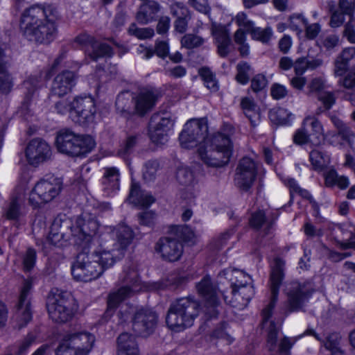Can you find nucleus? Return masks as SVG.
I'll use <instances>...</instances> for the list:
<instances>
[{"label":"nucleus","mask_w":355,"mask_h":355,"mask_svg":"<svg viewBox=\"0 0 355 355\" xmlns=\"http://www.w3.org/2000/svg\"><path fill=\"white\" fill-rule=\"evenodd\" d=\"M326 81L323 78L317 77L311 80L309 85V93L322 92V91L325 88Z\"/></svg>","instance_id":"nucleus-58"},{"label":"nucleus","mask_w":355,"mask_h":355,"mask_svg":"<svg viewBox=\"0 0 355 355\" xmlns=\"http://www.w3.org/2000/svg\"><path fill=\"white\" fill-rule=\"evenodd\" d=\"M218 284L229 282L232 288L231 296L223 295L227 304L238 309L247 306L254 294L250 277L242 270L226 268L218 275Z\"/></svg>","instance_id":"nucleus-5"},{"label":"nucleus","mask_w":355,"mask_h":355,"mask_svg":"<svg viewBox=\"0 0 355 355\" xmlns=\"http://www.w3.org/2000/svg\"><path fill=\"white\" fill-rule=\"evenodd\" d=\"M318 100L322 102L327 110L330 109L335 103V97L331 92H321L318 94Z\"/></svg>","instance_id":"nucleus-63"},{"label":"nucleus","mask_w":355,"mask_h":355,"mask_svg":"<svg viewBox=\"0 0 355 355\" xmlns=\"http://www.w3.org/2000/svg\"><path fill=\"white\" fill-rule=\"evenodd\" d=\"M187 279V276L183 272L171 274L166 279L162 282L150 284H143L137 277L135 271H132L125 278V281L130 285H125L116 291L111 292L107 300V308L105 313L106 318H110L115 309L137 292L140 291H159L168 287H178Z\"/></svg>","instance_id":"nucleus-4"},{"label":"nucleus","mask_w":355,"mask_h":355,"mask_svg":"<svg viewBox=\"0 0 355 355\" xmlns=\"http://www.w3.org/2000/svg\"><path fill=\"white\" fill-rule=\"evenodd\" d=\"M311 288L309 284H300L297 282L286 285L285 292L291 310L300 309L311 297Z\"/></svg>","instance_id":"nucleus-20"},{"label":"nucleus","mask_w":355,"mask_h":355,"mask_svg":"<svg viewBox=\"0 0 355 355\" xmlns=\"http://www.w3.org/2000/svg\"><path fill=\"white\" fill-rule=\"evenodd\" d=\"M348 67L349 62L338 55L334 61V75L336 76H342L346 73Z\"/></svg>","instance_id":"nucleus-57"},{"label":"nucleus","mask_w":355,"mask_h":355,"mask_svg":"<svg viewBox=\"0 0 355 355\" xmlns=\"http://www.w3.org/2000/svg\"><path fill=\"white\" fill-rule=\"evenodd\" d=\"M13 86L12 78L6 71L4 53L0 48V92L7 94Z\"/></svg>","instance_id":"nucleus-34"},{"label":"nucleus","mask_w":355,"mask_h":355,"mask_svg":"<svg viewBox=\"0 0 355 355\" xmlns=\"http://www.w3.org/2000/svg\"><path fill=\"white\" fill-rule=\"evenodd\" d=\"M158 166L159 164L157 161H151L146 164L143 171V176L146 181H151L154 180Z\"/></svg>","instance_id":"nucleus-48"},{"label":"nucleus","mask_w":355,"mask_h":355,"mask_svg":"<svg viewBox=\"0 0 355 355\" xmlns=\"http://www.w3.org/2000/svg\"><path fill=\"white\" fill-rule=\"evenodd\" d=\"M128 200L135 206L144 208L153 205L155 199L150 193L141 190L139 184L132 180Z\"/></svg>","instance_id":"nucleus-25"},{"label":"nucleus","mask_w":355,"mask_h":355,"mask_svg":"<svg viewBox=\"0 0 355 355\" xmlns=\"http://www.w3.org/2000/svg\"><path fill=\"white\" fill-rule=\"evenodd\" d=\"M44 83L42 75L36 74L30 77L24 82V87L30 92L31 89H35L40 87Z\"/></svg>","instance_id":"nucleus-54"},{"label":"nucleus","mask_w":355,"mask_h":355,"mask_svg":"<svg viewBox=\"0 0 355 355\" xmlns=\"http://www.w3.org/2000/svg\"><path fill=\"white\" fill-rule=\"evenodd\" d=\"M55 145L59 152L78 157L89 153L96 146V141L91 136L79 135L69 130H62L56 137Z\"/></svg>","instance_id":"nucleus-11"},{"label":"nucleus","mask_w":355,"mask_h":355,"mask_svg":"<svg viewBox=\"0 0 355 355\" xmlns=\"http://www.w3.org/2000/svg\"><path fill=\"white\" fill-rule=\"evenodd\" d=\"M211 33L216 40L218 54L222 57L226 56L229 52L228 48L230 44V38L227 31L223 26L212 23Z\"/></svg>","instance_id":"nucleus-29"},{"label":"nucleus","mask_w":355,"mask_h":355,"mask_svg":"<svg viewBox=\"0 0 355 355\" xmlns=\"http://www.w3.org/2000/svg\"><path fill=\"white\" fill-rule=\"evenodd\" d=\"M188 3L196 10L206 15L210 14L211 7L207 0H189Z\"/></svg>","instance_id":"nucleus-52"},{"label":"nucleus","mask_w":355,"mask_h":355,"mask_svg":"<svg viewBox=\"0 0 355 355\" xmlns=\"http://www.w3.org/2000/svg\"><path fill=\"white\" fill-rule=\"evenodd\" d=\"M55 110L62 115L69 114L73 122L80 125L92 122L96 112L94 99L90 95L77 96L72 101H60L55 104Z\"/></svg>","instance_id":"nucleus-9"},{"label":"nucleus","mask_w":355,"mask_h":355,"mask_svg":"<svg viewBox=\"0 0 355 355\" xmlns=\"http://www.w3.org/2000/svg\"><path fill=\"white\" fill-rule=\"evenodd\" d=\"M288 94V89L286 86L275 83L271 87V95L275 99H282Z\"/></svg>","instance_id":"nucleus-62"},{"label":"nucleus","mask_w":355,"mask_h":355,"mask_svg":"<svg viewBox=\"0 0 355 355\" xmlns=\"http://www.w3.org/2000/svg\"><path fill=\"white\" fill-rule=\"evenodd\" d=\"M198 194V191L195 185L184 186V188L180 191V198L187 204H191L194 202Z\"/></svg>","instance_id":"nucleus-50"},{"label":"nucleus","mask_w":355,"mask_h":355,"mask_svg":"<svg viewBox=\"0 0 355 355\" xmlns=\"http://www.w3.org/2000/svg\"><path fill=\"white\" fill-rule=\"evenodd\" d=\"M323 60L320 58L311 60L306 57H300L295 61L294 71L296 75H303L308 69L313 70L320 67Z\"/></svg>","instance_id":"nucleus-32"},{"label":"nucleus","mask_w":355,"mask_h":355,"mask_svg":"<svg viewBox=\"0 0 355 355\" xmlns=\"http://www.w3.org/2000/svg\"><path fill=\"white\" fill-rule=\"evenodd\" d=\"M270 119L277 124L290 126L293 124L295 116L289 110L278 107L270 111Z\"/></svg>","instance_id":"nucleus-33"},{"label":"nucleus","mask_w":355,"mask_h":355,"mask_svg":"<svg viewBox=\"0 0 355 355\" xmlns=\"http://www.w3.org/2000/svg\"><path fill=\"white\" fill-rule=\"evenodd\" d=\"M205 40L195 34H187L181 40L182 46L187 49H193L201 46Z\"/></svg>","instance_id":"nucleus-44"},{"label":"nucleus","mask_w":355,"mask_h":355,"mask_svg":"<svg viewBox=\"0 0 355 355\" xmlns=\"http://www.w3.org/2000/svg\"><path fill=\"white\" fill-rule=\"evenodd\" d=\"M289 28L297 32H301L307 24V19L302 14H293L288 19Z\"/></svg>","instance_id":"nucleus-43"},{"label":"nucleus","mask_w":355,"mask_h":355,"mask_svg":"<svg viewBox=\"0 0 355 355\" xmlns=\"http://www.w3.org/2000/svg\"><path fill=\"white\" fill-rule=\"evenodd\" d=\"M340 340L339 334L333 333L329 335L325 340H323L324 347L330 352L331 355H344L340 346Z\"/></svg>","instance_id":"nucleus-36"},{"label":"nucleus","mask_w":355,"mask_h":355,"mask_svg":"<svg viewBox=\"0 0 355 355\" xmlns=\"http://www.w3.org/2000/svg\"><path fill=\"white\" fill-rule=\"evenodd\" d=\"M62 188V181L60 178L49 177L39 181L29 196V202L34 207L51 202L60 193Z\"/></svg>","instance_id":"nucleus-15"},{"label":"nucleus","mask_w":355,"mask_h":355,"mask_svg":"<svg viewBox=\"0 0 355 355\" xmlns=\"http://www.w3.org/2000/svg\"><path fill=\"white\" fill-rule=\"evenodd\" d=\"M87 216V217L95 218L94 216H92L88 214H83L81 216L78 217L77 219L80 218H83L84 216ZM77 226V221H76V224L73 225L71 227V232L73 227ZM71 236L69 239V243H71ZM69 243V241L67 239L64 238V236L62 233L58 232L54 230L53 227L51 228V230L47 237L45 239V241H42L41 243L37 242V245L42 248V250L44 251L45 254L50 253L54 248H62L67 246Z\"/></svg>","instance_id":"nucleus-23"},{"label":"nucleus","mask_w":355,"mask_h":355,"mask_svg":"<svg viewBox=\"0 0 355 355\" xmlns=\"http://www.w3.org/2000/svg\"><path fill=\"white\" fill-rule=\"evenodd\" d=\"M200 172V165L193 166L181 165L178 167L176 180L182 186L196 185L198 183Z\"/></svg>","instance_id":"nucleus-26"},{"label":"nucleus","mask_w":355,"mask_h":355,"mask_svg":"<svg viewBox=\"0 0 355 355\" xmlns=\"http://www.w3.org/2000/svg\"><path fill=\"white\" fill-rule=\"evenodd\" d=\"M46 306L50 318L57 322L70 320L77 311L78 306L69 294L58 290L49 295Z\"/></svg>","instance_id":"nucleus-12"},{"label":"nucleus","mask_w":355,"mask_h":355,"mask_svg":"<svg viewBox=\"0 0 355 355\" xmlns=\"http://www.w3.org/2000/svg\"><path fill=\"white\" fill-rule=\"evenodd\" d=\"M26 156L28 163L35 166L49 159L51 156V150L45 141L35 139L27 146Z\"/></svg>","instance_id":"nucleus-22"},{"label":"nucleus","mask_w":355,"mask_h":355,"mask_svg":"<svg viewBox=\"0 0 355 355\" xmlns=\"http://www.w3.org/2000/svg\"><path fill=\"white\" fill-rule=\"evenodd\" d=\"M284 262L282 259L276 258L274 260L270 278V288L272 296L270 301L262 311L263 325L264 327H266L268 322H269V319L272 315V309H274L277 300L279 288L284 277ZM277 333L278 329L275 326L274 322L272 321H270L267 344L270 350L273 349L276 345L277 340Z\"/></svg>","instance_id":"nucleus-8"},{"label":"nucleus","mask_w":355,"mask_h":355,"mask_svg":"<svg viewBox=\"0 0 355 355\" xmlns=\"http://www.w3.org/2000/svg\"><path fill=\"white\" fill-rule=\"evenodd\" d=\"M241 106L252 125H256L259 119V112L254 101L249 97H244L241 99Z\"/></svg>","instance_id":"nucleus-35"},{"label":"nucleus","mask_w":355,"mask_h":355,"mask_svg":"<svg viewBox=\"0 0 355 355\" xmlns=\"http://www.w3.org/2000/svg\"><path fill=\"white\" fill-rule=\"evenodd\" d=\"M331 121L334 126L338 129V136L343 140L350 143L355 137V134L346 124L337 117H332Z\"/></svg>","instance_id":"nucleus-38"},{"label":"nucleus","mask_w":355,"mask_h":355,"mask_svg":"<svg viewBox=\"0 0 355 355\" xmlns=\"http://www.w3.org/2000/svg\"><path fill=\"white\" fill-rule=\"evenodd\" d=\"M56 11L50 5H33L21 16L20 31L27 40L37 43H49L57 35Z\"/></svg>","instance_id":"nucleus-3"},{"label":"nucleus","mask_w":355,"mask_h":355,"mask_svg":"<svg viewBox=\"0 0 355 355\" xmlns=\"http://www.w3.org/2000/svg\"><path fill=\"white\" fill-rule=\"evenodd\" d=\"M250 66L247 62H241L237 65V74L236 80L241 85H245L249 80Z\"/></svg>","instance_id":"nucleus-45"},{"label":"nucleus","mask_w":355,"mask_h":355,"mask_svg":"<svg viewBox=\"0 0 355 355\" xmlns=\"http://www.w3.org/2000/svg\"><path fill=\"white\" fill-rule=\"evenodd\" d=\"M76 41L85 46V52L94 60L101 57H111L113 54L110 46L98 42L87 34H82L76 37Z\"/></svg>","instance_id":"nucleus-21"},{"label":"nucleus","mask_w":355,"mask_h":355,"mask_svg":"<svg viewBox=\"0 0 355 355\" xmlns=\"http://www.w3.org/2000/svg\"><path fill=\"white\" fill-rule=\"evenodd\" d=\"M195 234L186 225H175L171 228V234L160 238L155 244V252L160 257L168 261H176L183 253V245L179 241L182 239L186 242L193 243Z\"/></svg>","instance_id":"nucleus-6"},{"label":"nucleus","mask_w":355,"mask_h":355,"mask_svg":"<svg viewBox=\"0 0 355 355\" xmlns=\"http://www.w3.org/2000/svg\"><path fill=\"white\" fill-rule=\"evenodd\" d=\"M267 85V80L263 75H256L252 80L251 88L254 92L263 91Z\"/></svg>","instance_id":"nucleus-56"},{"label":"nucleus","mask_w":355,"mask_h":355,"mask_svg":"<svg viewBox=\"0 0 355 355\" xmlns=\"http://www.w3.org/2000/svg\"><path fill=\"white\" fill-rule=\"evenodd\" d=\"M199 74L203 80L205 85L209 90L216 92L218 89V82L209 69L206 67L201 68L199 70Z\"/></svg>","instance_id":"nucleus-40"},{"label":"nucleus","mask_w":355,"mask_h":355,"mask_svg":"<svg viewBox=\"0 0 355 355\" xmlns=\"http://www.w3.org/2000/svg\"><path fill=\"white\" fill-rule=\"evenodd\" d=\"M318 43L327 51H330L339 45L340 37L338 35L331 34L326 36L323 39H320Z\"/></svg>","instance_id":"nucleus-47"},{"label":"nucleus","mask_w":355,"mask_h":355,"mask_svg":"<svg viewBox=\"0 0 355 355\" xmlns=\"http://www.w3.org/2000/svg\"><path fill=\"white\" fill-rule=\"evenodd\" d=\"M309 159L315 170L322 169L329 162V157L319 150H313L310 153Z\"/></svg>","instance_id":"nucleus-37"},{"label":"nucleus","mask_w":355,"mask_h":355,"mask_svg":"<svg viewBox=\"0 0 355 355\" xmlns=\"http://www.w3.org/2000/svg\"><path fill=\"white\" fill-rule=\"evenodd\" d=\"M103 189L107 196H114L119 190V171L116 167L104 168Z\"/></svg>","instance_id":"nucleus-27"},{"label":"nucleus","mask_w":355,"mask_h":355,"mask_svg":"<svg viewBox=\"0 0 355 355\" xmlns=\"http://www.w3.org/2000/svg\"><path fill=\"white\" fill-rule=\"evenodd\" d=\"M329 133L324 135V127L314 115H307L303 119L301 127L297 129L293 136V142L297 145L310 144L319 146Z\"/></svg>","instance_id":"nucleus-13"},{"label":"nucleus","mask_w":355,"mask_h":355,"mask_svg":"<svg viewBox=\"0 0 355 355\" xmlns=\"http://www.w3.org/2000/svg\"><path fill=\"white\" fill-rule=\"evenodd\" d=\"M35 338L33 334H28L26 338L21 340L17 345V355L26 354L30 347L35 342Z\"/></svg>","instance_id":"nucleus-53"},{"label":"nucleus","mask_w":355,"mask_h":355,"mask_svg":"<svg viewBox=\"0 0 355 355\" xmlns=\"http://www.w3.org/2000/svg\"><path fill=\"white\" fill-rule=\"evenodd\" d=\"M99 224L96 218H80L77 226L72 229L71 243L85 250L95 242L98 246L92 252L80 253L71 266L73 278L77 282H87L99 277L103 272L121 259L134 239L131 228L122 223L116 227L110 239L108 232L98 235Z\"/></svg>","instance_id":"nucleus-1"},{"label":"nucleus","mask_w":355,"mask_h":355,"mask_svg":"<svg viewBox=\"0 0 355 355\" xmlns=\"http://www.w3.org/2000/svg\"><path fill=\"white\" fill-rule=\"evenodd\" d=\"M33 279L28 278L24 280L20 291L18 303L16 306L15 319L18 327L21 328L26 325L32 318L31 302L28 298L29 293L33 287Z\"/></svg>","instance_id":"nucleus-17"},{"label":"nucleus","mask_w":355,"mask_h":355,"mask_svg":"<svg viewBox=\"0 0 355 355\" xmlns=\"http://www.w3.org/2000/svg\"><path fill=\"white\" fill-rule=\"evenodd\" d=\"M250 223V225L255 228H259L262 226H266L267 228H269L272 226L271 223H267L265 220V214L262 211H259L253 214Z\"/></svg>","instance_id":"nucleus-51"},{"label":"nucleus","mask_w":355,"mask_h":355,"mask_svg":"<svg viewBox=\"0 0 355 355\" xmlns=\"http://www.w3.org/2000/svg\"><path fill=\"white\" fill-rule=\"evenodd\" d=\"M234 21L239 26V28H242L247 33H250L255 26L254 22L250 19L243 12H238L234 18Z\"/></svg>","instance_id":"nucleus-42"},{"label":"nucleus","mask_w":355,"mask_h":355,"mask_svg":"<svg viewBox=\"0 0 355 355\" xmlns=\"http://www.w3.org/2000/svg\"><path fill=\"white\" fill-rule=\"evenodd\" d=\"M337 10L352 17L355 10V3L352 0H340Z\"/></svg>","instance_id":"nucleus-59"},{"label":"nucleus","mask_w":355,"mask_h":355,"mask_svg":"<svg viewBox=\"0 0 355 355\" xmlns=\"http://www.w3.org/2000/svg\"><path fill=\"white\" fill-rule=\"evenodd\" d=\"M234 234V229H230L223 233L211 243L210 248L212 250H219L222 248L226 244L227 241L232 238Z\"/></svg>","instance_id":"nucleus-49"},{"label":"nucleus","mask_w":355,"mask_h":355,"mask_svg":"<svg viewBox=\"0 0 355 355\" xmlns=\"http://www.w3.org/2000/svg\"><path fill=\"white\" fill-rule=\"evenodd\" d=\"M257 172V164L251 158L243 157L236 168L235 184L243 191L248 190L255 180Z\"/></svg>","instance_id":"nucleus-19"},{"label":"nucleus","mask_w":355,"mask_h":355,"mask_svg":"<svg viewBox=\"0 0 355 355\" xmlns=\"http://www.w3.org/2000/svg\"><path fill=\"white\" fill-rule=\"evenodd\" d=\"M76 83L75 73L64 70L55 77L51 86V92L59 96H64L71 91Z\"/></svg>","instance_id":"nucleus-24"},{"label":"nucleus","mask_w":355,"mask_h":355,"mask_svg":"<svg viewBox=\"0 0 355 355\" xmlns=\"http://www.w3.org/2000/svg\"><path fill=\"white\" fill-rule=\"evenodd\" d=\"M157 100V96L153 92H140L135 99L137 112L140 115L146 114L155 105Z\"/></svg>","instance_id":"nucleus-31"},{"label":"nucleus","mask_w":355,"mask_h":355,"mask_svg":"<svg viewBox=\"0 0 355 355\" xmlns=\"http://www.w3.org/2000/svg\"><path fill=\"white\" fill-rule=\"evenodd\" d=\"M250 34L253 40H258L262 43H268L272 36L273 31L270 26L265 28L254 26Z\"/></svg>","instance_id":"nucleus-39"},{"label":"nucleus","mask_w":355,"mask_h":355,"mask_svg":"<svg viewBox=\"0 0 355 355\" xmlns=\"http://www.w3.org/2000/svg\"><path fill=\"white\" fill-rule=\"evenodd\" d=\"M343 37L348 42L355 44V26L351 23H347L343 31Z\"/></svg>","instance_id":"nucleus-64"},{"label":"nucleus","mask_w":355,"mask_h":355,"mask_svg":"<svg viewBox=\"0 0 355 355\" xmlns=\"http://www.w3.org/2000/svg\"><path fill=\"white\" fill-rule=\"evenodd\" d=\"M94 341V336L87 331L69 334L60 344L56 355H88Z\"/></svg>","instance_id":"nucleus-14"},{"label":"nucleus","mask_w":355,"mask_h":355,"mask_svg":"<svg viewBox=\"0 0 355 355\" xmlns=\"http://www.w3.org/2000/svg\"><path fill=\"white\" fill-rule=\"evenodd\" d=\"M131 322L133 330L141 336H148L151 334L157 323L158 316L151 309L140 308L135 309L127 304H122L120 308L119 318L120 322H125L132 313Z\"/></svg>","instance_id":"nucleus-10"},{"label":"nucleus","mask_w":355,"mask_h":355,"mask_svg":"<svg viewBox=\"0 0 355 355\" xmlns=\"http://www.w3.org/2000/svg\"><path fill=\"white\" fill-rule=\"evenodd\" d=\"M198 313L199 304L192 297L180 298L171 304L166 322L171 331L181 332L193 326Z\"/></svg>","instance_id":"nucleus-7"},{"label":"nucleus","mask_w":355,"mask_h":355,"mask_svg":"<svg viewBox=\"0 0 355 355\" xmlns=\"http://www.w3.org/2000/svg\"><path fill=\"white\" fill-rule=\"evenodd\" d=\"M130 35L139 40L150 38L154 35V30L151 28H139L135 23H132L128 30Z\"/></svg>","instance_id":"nucleus-41"},{"label":"nucleus","mask_w":355,"mask_h":355,"mask_svg":"<svg viewBox=\"0 0 355 355\" xmlns=\"http://www.w3.org/2000/svg\"><path fill=\"white\" fill-rule=\"evenodd\" d=\"M175 123V117L169 112L155 113L148 125V135L150 140L157 145H164L168 140V136Z\"/></svg>","instance_id":"nucleus-16"},{"label":"nucleus","mask_w":355,"mask_h":355,"mask_svg":"<svg viewBox=\"0 0 355 355\" xmlns=\"http://www.w3.org/2000/svg\"><path fill=\"white\" fill-rule=\"evenodd\" d=\"M36 259L35 250L33 248H28L23 256L22 263L24 270H31L35 264Z\"/></svg>","instance_id":"nucleus-46"},{"label":"nucleus","mask_w":355,"mask_h":355,"mask_svg":"<svg viewBox=\"0 0 355 355\" xmlns=\"http://www.w3.org/2000/svg\"><path fill=\"white\" fill-rule=\"evenodd\" d=\"M160 10L159 4L155 1H148L141 4L136 13L137 21L142 25L148 24L156 19Z\"/></svg>","instance_id":"nucleus-28"},{"label":"nucleus","mask_w":355,"mask_h":355,"mask_svg":"<svg viewBox=\"0 0 355 355\" xmlns=\"http://www.w3.org/2000/svg\"><path fill=\"white\" fill-rule=\"evenodd\" d=\"M208 126L204 119H191L184 124L179 135L183 148L198 146V153L207 166L221 167L227 164L232 154V143L230 137L223 133L208 136Z\"/></svg>","instance_id":"nucleus-2"},{"label":"nucleus","mask_w":355,"mask_h":355,"mask_svg":"<svg viewBox=\"0 0 355 355\" xmlns=\"http://www.w3.org/2000/svg\"><path fill=\"white\" fill-rule=\"evenodd\" d=\"M171 12L177 18L189 17V10L187 6L181 2H175L171 6Z\"/></svg>","instance_id":"nucleus-55"},{"label":"nucleus","mask_w":355,"mask_h":355,"mask_svg":"<svg viewBox=\"0 0 355 355\" xmlns=\"http://www.w3.org/2000/svg\"><path fill=\"white\" fill-rule=\"evenodd\" d=\"M155 214L152 211H146L139 215V223L148 227H152L155 224Z\"/></svg>","instance_id":"nucleus-60"},{"label":"nucleus","mask_w":355,"mask_h":355,"mask_svg":"<svg viewBox=\"0 0 355 355\" xmlns=\"http://www.w3.org/2000/svg\"><path fill=\"white\" fill-rule=\"evenodd\" d=\"M199 295L205 301L211 317L216 315V308L219 304V292L211 282L209 275L205 276L196 286Z\"/></svg>","instance_id":"nucleus-18"},{"label":"nucleus","mask_w":355,"mask_h":355,"mask_svg":"<svg viewBox=\"0 0 355 355\" xmlns=\"http://www.w3.org/2000/svg\"><path fill=\"white\" fill-rule=\"evenodd\" d=\"M331 16L329 25L332 28H338L343 25L345 21V14L338 10H331Z\"/></svg>","instance_id":"nucleus-61"},{"label":"nucleus","mask_w":355,"mask_h":355,"mask_svg":"<svg viewBox=\"0 0 355 355\" xmlns=\"http://www.w3.org/2000/svg\"><path fill=\"white\" fill-rule=\"evenodd\" d=\"M117 355H139L138 345L134 336L123 333L119 336Z\"/></svg>","instance_id":"nucleus-30"}]
</instances>
